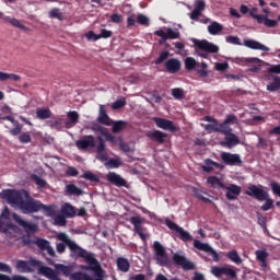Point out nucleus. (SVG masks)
Returning a JSON list of instances; mask_svg holds the SVG:
<instances>
[{
	"label": "nucleus",
	"instance_id": "f257e3e1",
	"mask_svg": "<svg viewBox=\"0 0 280 280\" xmlns=\"http://www.w3.org/2000/svg\"><path fill=\"white\" fill-rule=\"evenodd\" d=\"M59 242H66L67 247L70 250V256L74 259L81 258L84 259L88 266H92L93 264H97V258H95V254L89 253L86 249L82 248L75 241L71 240L69 235L65 232H60L56 236Z\"/></svg>",
	"mask_w": 280,
	"mask_h": 280
},
{
	"label": "nucleus",
	"instance_id": "f03ea898",
	"mask_svg": "<svg viewBox=\"0 0 280 280\" xmlns=\"http://www.w3.org/2000/svg\"><path fill=\"white\" fill-rule=\"evenodd\" d=\"M236 65H241L242 67L246 65H253L255 71H280V65L270 66V63H267L266 61L255 57L237 58Z\"/></svg>",
	"mask_w": 280,
	"mask_h": 280
},
{
	"label": "nucleus",
	"instance_id": "7ed1b4c3",
	"mask_svg": "<svg viewBox=\"0 0 280 280\" xmlns=\"http://www.w3.org/2000/svg\"><path fill=\"white\" fill-rule=\"evenodd\" d=\"M192 43L197 49L205 52H198V56L201 58H209V54H218L220 51V47L218 45L210 43L207 39H192Z\"/></svg>",
	"mask_w": 280,
	"mask_h": 280
},
{
	"label": "nucleus",
	"instance_id": "20e7f679",
	"mask_svg": "<svg viewBox=\"0 0 280 280\" xmlns=\"http://www.w3.org/2000/svg\"><path fill=\"white\" fill-rule=\"evenodd\" d=\"M23 194H25L26 200L23 199L20 203V211L24 214L38 213L40 211V200L30 197V194L25 190H23Z\"/></svg>",
	"mask_w": 280,
	"mask_h": 280
},
{
	"label": "nucleus",
	"instance_id": "39448f33",
	"mask_svg": "<svg viewBox=\"0 0 280 280\" xmlns=\"http://www.w3.org/2000/svg\"><path fill=\"white\" fill-rule=\"evenodd\" d=\"M211 273L213 277H217V279H222V277H225L223 280H235L237 279V271H235V267L230 266H214L211 268Z\"/></svg>",
	"mask_w": 280,
	"mask_h": 280
},
{
	"label": "nucleus",
	"instance_id": "423d86ee",
	"mask_svg": "<svg viewBox=\"0 0 280 280\" xmlns=\"http://www.w3.org/2000/svg\"><path fill=\"white\" fill-rule=\"evenodd\" d=\"M1 198L3 200H7L9 205H12V207H21V203L23 202V194L21 190L16 189H5L1 192Z\"/></svg>",
	"mask_w": 280,
	"mask_h": 280
},
{
	"label": "nucleus",
	"instance_id": "0eeeda50",
	"mask_svg": "<svg viewBox=\"0 0 280 280\" xmlns=\"http://www.w3.org/2000/svg\"><path fill=\"white\" fill-rule=\"evenodd\" d=\"M43 262L36 258H31L30 261L26 260H18L16 261V270L18 272H34V268H40Z\"/></svg>",
	"mask_w": 280,
	"mask_h": 280
},
{
	"label": "nucleus",
	"instance_id": "6e6552de",
	"mask_svg": "<svg viewBox=\"0 0 280 280\" xmlns=\"http://www.w3.org/2000/svg\"><path fill=\"white\" fill-rule=\"evenodd\" d=\"M220 159L224 165H230L231 167H242L244 163L242 156L237 153L221 152Z\"/></svg>",
	"mask_w": 280,
	"mask_h": 280
},
{
	"label": "nucleus",
	"instance_id": "1a4fd4ad",
	"mask_svg": "<svg viewBox=\"0 0 280 280\" xmlns=\"http://www.w3.org/2000/svg\"><path fill=\"white\" fill-rule=\"evenodd\" d=\"M153 250L155 253V261L159 266H167V264H170L165 247H163L160 242L155 241L153 243Z\"/></svg>",
	"mask_w": 280,
	"mask_h": 280
},
{
	"label": "nucleus",
	"instance_id": "9d476101",
	"mask_svg": "<svg viewBox=\"0 0 280 280\" xmlns=\"http://www.w3.org/2000/svg\"><path fill=\"white\" fill-rule=\"evenodd\" d=\"M246 196H250V198H255L258 202H264L269 198L268 191L262 188L257 187L256 185H249L245 190Z\"/></svg>",
	"mask_w": 280,
	"mask_h": 280
},
{
	"label": "nucleus",
	"instance_id": "9b49d317",
	"mask_svg": "<svg viewBox=\"0 0 280 280\" xmlns=\"http://www.w3.org/2000/svg\"><path fill=\"white\" fill-rule=\"evenodd\" d=\"M165 224L168 229H171V231H175V233H178L179 238L183 242H191V240H194V236H191L189 232L185 231V229L180 228L178 224H176L172 220L166 219Z\"/></svg>",
	"mask_w": 280,
	"mask_h": 280
},
{
	"label": "nucleus",
	"instance_id": "f8f14e48",
	"mask_svg": "<svg viewBox=\"0 0 280 280\" xmlns=\"http://www.w3.org/2000/svg\"><path fill=\"white\" fill-rule=\"evenodd\" d=\"M96 145L95 136L93 135L83 136L75 141V147L78 150H93V148H96Z\"/></svg>",
	"mask_w": 280,
	"mask_h": 280
},
{
	"label": "nucleus",
	"instance_id": "ddd939ff",
	"mask_svg": "<svg viewBox=\"0 0 280 280\" xmlns=\"http://www.w3.org/2000/svg\"><path fill=\"white\" fill-rule=\"evenodd\" d=\"M154 35L161 38L159 40L160 45H164V43H167V40H175L176 38H180V33L174 32L172 28H167L166 32L163 30H158L154 32Z\"/></svg>",
	"mask_w": 280,
	"mask_h": 280
},
{
	"label": "nucleus",
	"instance_id": "4468645a",
	"mask_svg": "<svg viewBox=\"0 0 280 280\" xmlns=\"http://www.w3.org/2000/svg\"><path fill=\"white\" fill-rule=\"evenodd\" d=\"M194 248H197V250H202L203 253H208V255H211L213 261H220V255L218 252H215V249L211 248V245L202 243L199 240H195Z\"/></svg>",
	"mask_w": 280,
	"mask_h": 280
},
{
	"label": "nucleus",
	"instance_id": "2eb2a0df",
	"mask_svg": "<svg viewBox=\"0 0 280 280\" xmlns=\"http://www.w3.org/2000/svg\"><path fill=\"white\" fill-rule=\"evenodd\" d=\"M173 262L175 266H180L183 270H196V265L184 255L174 254Z\"/></svg>",
	"mask_w": 280,
	"mask_h": 280
},
{
	"label": "nucleus",
	"instance_id": "dca6fc26",
	"mask_svg": "<svg viewBox=\"0 0 280 280\" xmlns=\"http://www.w3.org/2000/svg\"><path fill=\"white\" fill-rule=\"evenodd\" d=\"M12 218L14 220V222H16V224H19V226H21L22 229H24L25 233H36V231H38V225L35 223H30L25 220H23L21 218V215L13 213Z\"/></svg>",
	"mask_w": 280,
	"mask_h": 280
},
{
	"label": "nucleus",
	"instance_id": "f3484780",
	"mask_svg": "<svg viewBox=\"0 0 280 280\" xmlns=\"http://www.w3.org/2000/svg\"><path fill=\"white\" fill-rule=\"evenodd\" d=\"M35 246L39 248V250L45 252L49 255V257H56V250L51 247V243L45 238L37 237L34 242Z\"/></svg>",
	"mask_w": 280,
	"mask_h": 280
},
{
	"label": "nucleus",
	"instance_id": "a211bd4d",
	"mask_svg": "<svg viewBox=\"0 0 280 280\" xmlns=\"http://www.w3.org/2000/svg\"><path fill=\"white\" fill-rule=\"evenodd\" d=\"M97 145H96V159L97 161H102V163L108 161V153L106 152V142L102 136L97 137Z\"/></svg>",
	"mask_w": 280,
	"mask_h": 280
},
{
	"label": "nucleus",
	"instance_id": "6ab92c4d",
	"mask_svg": "<svg viewBox=\"0 0 280 280\" xmlns=\"http://www.w3.org/2000/svg\"><path fill=\"white\" fill-rule=\"evenodd\" d=\"M152 121H154L158 128L162 130H170L171 132H176V126H174V121L167 120L165 118L153 117Z\"/></svg>",
	"mask_w": 280,
	"mask_h": 280
},
{
	"label": "nucleus",
	"instance_id": "aec40b11",
	"mask_svg": "<svg viewBox=\"0 0 280 280\" xmlns=\"http://www.w3.org/2000/svg\"><path fill=\"white\" fill-rule=\"evenodd\" d=\"M205 8H207L205 0H196L195 9L189 13L191 21H198V19H200L202 15V12H205Z\"/></svg>",
	"mask_w": 280,
	"mask_h": 280
},
{
	"label": "nucleus",
	"instance_id": "412c9836",
	"mask_svg": "<svg viewBox=\"0 0 280 280\" xmlns=\"http://www.w3.org/2000/svg\"><path fill=\"white\" fill-rule=\"evenodd\" d=\"M145 137H148L150 141H154L155 143L163 144L165 143V139H167V133L160 130H153V131H148L145 133Z\"/></svg>",
	"mask_w": 280,
	"mask_h": 280
},
{
	"label": "nucleus",
	"instance_id": "4be33fe9",
	"mask_svg": "<svg viewBox=\"0 0 280 280\" xmlns=\"http://www.w3.org/2000/svg\"><path fill=\"white\" fill-rule=\"evenodd\" d=\"M268 255L266 249H257L255 252L256 259L259 261V266L264 272L268 270Z\"/></svg>",
	"mask_w": 280,
	"mask_h": 280
},
{
	"label": "nucleus",
	"instance_id": "5701e85b",
	"mask_svg": "<svg viewBox=\"0 0 280 280\" xmlns=\"http://www.w3.org/2000/svg\"><path fill=\"white\" fill-rule=\"evenodd\" d=\"M106 178L107 182L110 183V185H115V187H126L127 185V182L124 179V177L115 172H109Z\"/></svg>",
	"mask_w": 280,
	"mask_h": 280
},
{
	"label": "nucleus",
	"instance_id": "b1692460",
	"mask_svg": "<svg viewBox=\"0 0 280 280\" xmlns=\"http://www.w3.org/2000/svg\"><path fill=\"white\" fill-rule=\"evenodd\" d=\"M224 189H226L225 198H228V200H237V196L242 194V187L235 184L225 186Z\"/></svg>",
	"mask_w": 280,
	"mask_h": 280
},
{
	"label": "nucleus",
	"instance_id": "393cba45",
	"mask_svg": "<svg viewBox=\"0 0 280 280\" xmlns=\"http://www.w3.org/2000/svg\"><path fill=\"white\" fill-rule=\"evenodd\" d=\"M55 269L60 275H63V277H69V279H71V276L73 275V270H75V265L56 264Z\"/></svg>",
	"mask_w": 280,
	"mask_h": 280
},
{
	"label": "nucleus",
	"instance_id": "a878e982",
	"mask_svg": "<svg viewBox=\"0 0 280 280\" xmlns=\"http://www.w3.org/2000/svg\"><path fill=\"white\" fill-rule=\"evenodd\" d=\"M245 47H248L249 49H256L258 51H270V48L268 46L255 40V39H246L244 40Z\"/></svg>",
	"mask_w": 280,
	"mask_h": 280
},
{
	"label": "nucleus",
	"instance_id": "bb28decb",
	"mask_svg": "<svg viewBox=\"0 0 280 280\" xmlns=\"http://www.w3.org/2000/svg\"><path fill=\"white\" fill-rule=\"evenodd\" d=\"M222 145H225V148H229L231 150V148H235V145H240V137H237V135L231 131L225 136V141L222 143Z\"/></svg>",
	"mask_w": 280,
	"mask_h": 280
},
{
	"label": "nucleus",
	"instance_id": "cd10ccee",
	"mask_svg": "<svg viewBox=\"0 0 280 280\" xmlns=\"http://www.w3.org/2000/svg\"><path fill=\"white\" fill-rule=\"evenodd\" d=\"M144 220L145 219L141 217H131L129 219V222L133 225V229L138 235L145 231V229L142 225Z\"/></svg>",
	"mask_w": 280,
	"mask_h": 280
},
{
	"label": "nucleus",
	"instance_id": "c85d7f7f",
	"mask_svg": "<svg viewBox=\"0 0 280 280\" xmlns=\"http://www.w3.org/2000/svg\"><path fill=\"white\" fill-rule=\"evenodd\" d=\"M97 121L98 124H103V126H110V117H108L106 107L104 105H100V115Z\"/></svg>",
	"mask_w": 280,
	"mask_h": 280
},
{
	"label": "nucleus",
	"instance_id": "c756f323",
	"mask_svg": "<svg viewBox=\"0 0 280 280\" xmlns=\"http://www.w3.org/2000/svg\"><path fill=\"white\" fill-rule=\"evenodd\" d=\"M39 272H42V275H45V277H47L50 280H62V279H60V277H58V275L60 272L55 271L54 269H51L49 267H40Z\"/></svg>",
	"mask_w": 280,
	"mask_h": 280
},
{
	"label": "nucleus",
	"instance_id": "7c9ffc66",
	"mask_svg": "<svg viewBox=\"0 0 280 280\" xmlns=\"http://www.w3.org/2000/svg\"><path fill=\"white\" fill-rule=\"evenodd\" d=\"M207 183L212 189H224L226 187V185H224V183L217 176H209Z\"/></svg>",
	"mask_w": 280,
	"mask_h": 280
},
{
	"label": "nucleus",
	"instance_id": "2f4dec72",
	"mask_svg": "<svg viewBox=\"0 0 280 280\" xmlns=\"http://www.w3.org/2000/svg\"><path fill=\"white\" fill-rule=\"evenodd\" d=\"M67 116L69 120L66 121V128H73V126H75L80 119V114H78L75 110H72L68 112Z\"/></svg>",
	"mask_w": 280,
	"mask_h": 280
},
{
	"label": "nucleus",
	"instance_id": "473e14b6",
	"mask_svg": "<svg viewBox=\"0 0 280 280\" xmlns=\"http://www.w3.org/2000/svg\"><path fill=\"white\" fill-rule=\"evenodd\" d=\"M65 191L67 196H82L84 194V190L77 187L75 184H68Z\"/></svg>",
	"mask_w": 280,
	"mask_h": 280
},
{
	"label": "nucleus",
	"instance_id": "72a5a7b5",
	"mask_svg": "<svg viewBox=\"0 0 280 280\" xmlns=\"http://www.w3.org/2000/svg\"><path fill=\"white\" fill-rule=\"evenodd\" d=\"M116 266L120 272H128L130 270V261L124 257H118L116 259Z\"/></svg>",
	"mask_w": 280,
	"mask_h": 280
},
{
	"label": "nucleus",
	"instance_id": "f704fd0d",
	"mask_svg": "<svg viewBox=\"0 0 280 280\" xmlns=\"http://www.w3.org/2000/svg\"><path fill=\"white\" fill-rule=\"evenodd\" d=\"M166 71H180V61L178 59H168L165 62Z\"/></svg>",
	"mask_w": 280,
	"mask_h": 280
},
{
	"label": "nucleus",
	"instance_id": "c9c22d12",
	"mask_svg": "<svg viewBox=\"0 0 280 280\" xmlns=\"http://www.w3.org/2000/svg\"><path fill=\"white\" fill-rule=\"evenodd\" d=\"M222 30H224V26L217 21L208 25V32L209 34H211V36H218V34L222 32Z\"/></svg>",
	"mask_w": 280,
	"mask_h": 280
},
{
	"label": "nucleus",
	"instance_id": "e433bc0d",
	"mask_svg": "<svg viewBox=\"0 0 280 280\" xmlns=\"http://www.w3.org/2000/svg\"><path fill=\"white\" fill-rule=\"evenodd\" d=\"M217 132H220L221 135H224V137H226L228 135H231V132H233V128H231V126L228 125L225 121L221 124L217 122Z\"/></svg>",
	"mask_w": 280,
	"mask_h": 280
},
{
	"label": "nucleus",
	"instance_id": "4c0bfd02",
	"mask_svg": "<svg viewBox=\"0 0 280 280\" xmlns=\"http://www.w3.org/2000/svg\"><path fill=\"white\" fill-rule=\"evenodd\" d=\"M8 80L11 82H19L21 77L19 74L0 72V82H8Z\"/></svg>",
	"mask_w": 280,
	"mask_h": 280
},
{
	"label": "nucleus",
	"instance_id": "58836bf2",
	"mask_svg": "<svg viewBox=\"0 0 280 280\" xmlns=\"http://www.w3.org/2000/svg\"><path fill=\"white\" fill-rule=\"evenodd\" d=\"M61 213H63L66 218H75V208L70 203H65L61 208Z\"/></svg>",
	"mask_w": 280,
	"mask_h": 280
},
{
	"label": "nucleus",
	"instance_id": "ea45409f",
	"mask_svg": "<svg viewBox=\"0 0 280 280\" xmlns=\"http://www.w3.org/2000/svg\"><path fill=\"white\" fill-rule=\"evenodd\" d=\"M128 126V121L126 120H117L113 122L112 131L114 135H117L118 132H121V130H125V128Z\"/></svg>",
	"mask_w": 280,
	"mask_h": 280
},
{
	"label": "nucleus",
	"instance_id": "a19ab883",
	"mask_svg": "<svg viewBox=\"0 0 280 280\" xmlns=\"http://www.w3.org/2000/svg\"><path fill=\"white\" fill-rule=\"evenodd\" d=\"M36 117L37 119H51V109L49 108H38L36 110Z\"/></svg>",
	"mask_w": 280,
	"mask_h": 280
},
{
	"label": "nucleus",
	"instance_id": "79ce46f5",
	"mask_svg": "<svg viewBox=\"0 0 280 280\" xmlns=\"http://www.w3.org/2000/svg\"><path fill=\"white\" fill-rule=\"evenodd\" d=\"M225 257H228V259H230V261H233V264H236L237 266H240V264H242V257H240V254H237V250H235V249L228 252Z\"/></svg>",
	"mask_w": 280,
	"mask_h": 280
},
{
	"label": "nucleus",
	"instance_id": "37998d69",
	"mask_svg": "<svg viewBox=\"0 0 280 280\" xmlns=\"http://www.w3.org/2000/svg\"><path fill=\"white\" fill-rule=\"evenodd\" d=\"M121 158H116V159H109L108 162L105 163V166L108 170H117L118 167H121Z\"/></svg>",
	"mask_w": 280,
	"mask_h": 280
},
{
	"label": "nucleus",
	"instance_id": "c03bdc74",
	"mask_svg": "<svg viewBox=\"0 0 280 280\" xmlns=\"http://www.w3.org/2000/svg\"><path fill=\"white\" fill-rule=\"evenodd\" d=\"M31 179L37 185L38 189H45L47 187V180L36 174L31 175Z\"/></svg>",
	"mask_w": 280,
	"mask_h": 280
},
{
	"label": "nucleus",
	"instance_id": "a18cd8bd",
	"mask_svg": "<svg viewBox=\"0 0 280 280\" xmlns=\"http://www.w3.org/2000/svg\"><path fill=\"white\" fill-rule=\"evenodd\" d=\"M70 280H93V278L88 273H82L80 271L72 272L69 278Z\"/></svg>",
	"mask_w": 280,
	"mask_h": 280
},
{
	"label": "nucleus",
	"instance_id": "49530a36",
	"mask_svg": "<svg viewBox=\"0 0 280 280\" xmlns=\"http://www.w3.org/2000/svg\"><path fill=\"white\" fill-rule=\"evenodd\" d=\"M81 178H84V180H90V183H100V176L93 174L91 171L84 172Z\"/></svg>",
	"mask_w": 280,
	"mask_h": 280
},
{
	"label": "nucleus",
	"instance_id": "de8ad7c7",
	"mask_svg": "<svg viewBox=\"0 0 280 280\" xmlns=\"http://www.w3.org/2000/svg\"><path fill=\"white\" fill-rule=\"evenodd\" d=\"M39 211H44L45 215H47L48 218H51V215L56 214V210H54V207L46 206L43 202H40Z\"/></svg>",
	"mask_w": 280,
	"mask_h": 280
},
{
	"label": "nucleus",
	"instance_id": "09e8293b",
	"mask_svg": "<svg viewBox=\"0 0 280 280\" xmlns=\"http://www.w3.org/2000/svg\"><path fill=\"white\" fill-rule=\"evenodd\" d=\"M3 21H5V23H10L11 25H13V27H18L19 30H23L25 27V25H23L21 21L14 18H3Z\"/></svg>",
	"mask_w": 280,
	"mask_h": 280
},
{
	"label": "nucleus",
	"instance_id": "8fccbe9b",
	"mask_svg": "<svg viewBox=\"0 0 280 280\" xmlns=\"http://www.w3.org/2000/svg\"><path fill=\"white\" fill-rule=\"evenodd\" d=\"M280 89V78H273V81L267 85V91L275 92Z\"/></svg>",
	"mask_w": 280,
	"mask_h": 280
},
{
	"label": "nucleus",
	"instance_id": "3c124183",
	"mask_svg": "<svg viewBox=\"0 0 280 280\" xmlns=\"http://www.w3.org/2000/svg\"><path fill=\"white\" fill-rule=\"evenodd\" d=\"M50 19H58V21H62L65 19V15L62 12H60V9L54 8L49 11Z\"/></svg>",
	"mask_w": 280,
	"mask_h": 280
},
{
	"label": "nucleus",
	"instance_id": "603ef678",
	"mask_svg": "<svg viewBox=\"0 0 280 280\" xmlns=\"http://www.w3.org/2000/svg\"><path fill=\"white\" fill-rule=\"evenodd\" d=\"M185 67L188 71H191V69H196V67H198V62L194 57H188L185 59Z\"/></svg>",
	"mask_w": 280,
	"mask_h": 280
},
{
	"label": "nucleus",
	"instance_id": "864d4df0",
	"mask_svg": "<svg viewBox=\"0 0 280 280\" xmlns=\"http://www.w3.org/2000/svg\"><path fill=\"white\" fill-rule=\"evenodd\" d=\"M256 12H258L257 8H252L249 11V16H252V19H255V21H257V23L261 24L264 23V15L261 14H256Z\"/></svg>",
	"mask_w": 280,
	"mask_h": 280
},
{
	"label": "nucleus",
	"instance_id": "5fc2aeb1",
	"mask_svg": "<svg viewBox=\"0 0 280 280\" xmlns=\"http://www.w3.org/2000/svg\"><path fill=\"white\" fill-rule=\"evenodd\" d=\"M262 23L265 27H277L279 22L277 20L269 19L268 15H262Z\"/></svg>",
	"mask_w": 280,
	"mask_h": 280
},
{
	"label": "nucleus",
	"instance_id": "6e6d98bb",
	"mask_svg": "<svg viewBox=\"0 0 280 280\" xmlns=\"http://www.w3.org/2000/svg\"><path fill=\"white\" fill-rule=\"evenodd\" d=\"M172 95L176 100H183V97H185V91L180 88H175L172 90Z\"/></svg>",
	"mask_w": 280,
	"mask_h": 280
},
{
	"label": "nucleus",
	"instance_id": "4d7b16f0",
	"mask_svg": "<svg viewBox=\"0 0 280 280\" xmlns=\"http://www.w3.org/2000/svg\"><path fill=\"white\" fill-rule=\"evenodd\" d=\"M56 252L59 255H62V254L67 253V242L61 241L59 243H56Z\"/></svg>",
	"mask_w": 280,
	"mask_h": 280
},
{
	"label": "nucleus",
	"instance_id": "13d9d810",
	"mask_svg": "<svg viewBox=\"0 0 280 280\" xmlns=\"http://www.w3.org/2000/svg\"><path fill=\"white\" fill-rule=\"evenodd\" d=\"M265 201H266L265 205L261 206V211H270V209H273L275 200L267 197V199H265Z\"/></svg>",
	"mask_w": 280,
	"mask_h": 280
},
{
	"label": "nucleus",
	"instance_id": "bf43d9fd",
	"mask_svg": "<svg viewBox=\"0 0 280 280\" xmlns=\"http://www.w3.org/2000/svg\"><path fill=\"white\" fill-rule=\"evenodd\" d=\"M46 126H49V128H60V118H51L49 120H46Z\"/></svg>",
	"mask_w": 280,
	"mask_h": 280
},
{
	"label": "nucleus",
	"instance_id": "052dcab7",
	"mask_svg": "<svg viewBox=\"0 0 280 280\" xmlns=\"http://www.w3.org/2000/svg\"><path fill=\"white\" fill-rule=\"evenodd\" d=\"M20 143H32V136L30 132H23L19 136Z\"/></svg>",
	"mask_w": 280,
	"mask_h": 280
},
{
	"label": "nucleus",
	"instance_id": "680f3d73",
	"mask_svg": "<svg viewBox=\"0 0 280 280\" xmlns=\"http://www.w3.org/2000/svg\"><path fill=\"white\" fill-rule=\"evenodd\" d=\"M126 106V98L117 100L112 104L113 110H119V108H124Z\"/></svg>",
	"mask_w": 280,
	"mask_h": 280
},
{
	"label": "nucleus",
	"instance_id": "e2e57ef3",
	"mask_svg": "<svg viewBox=\"0 0 280 280\" xmlns=\"http://www.w3.org/2000/svg\"><path fill=\"white\" fill-rule=\"evenodd\" d=\"M104 135L103 137H105L106 141H108L109 143H117V137L113 136L108 129H103Z\"/></svg>",
	"mask_w": 280,
	"mask_h": 280
},
{
	"label": "nucleus",
	"instance_id": "0e129e2a",
	"mask_svg": "<svg viewBox=\"0 0 280 280\" xmlns=\"http://www.w3.org/2000/svg\"><path fill=\"white\" fill-rule=\"evenodd\" d=\"M137 22L139 23V25H150V19L144 14H138Z\"/></svg>",
	"mask_w": 280,
	"mask_h": 280
},
{
	"label": "nucleus",
	"instance_id": "69168bd1",
	"mask_svg": "<svg viewBox=\"0 0 280 280\" xmlns=\"http://www.w3.org/2000/svg\"><path fill=\"white\" fill-rule=\"evenodd\" d=\"M55 224L58 226H67V219L63 215L58 214L55 217Z\"/></svg>",
	"mask_w": 280,
	"mask_h": 280
},
{
	"label": "nucleus",
	"instance_id": "338daca9",
	"mask_svg": "<svg viewBox=\"0 0 280 280\" xmlns=\"http://www.w3.org/2000/svg\"><path fill=\"white\" fill-rule=\"evenodd\" d=\"M214 67H215L217 71H226V70H229V62H226V61L217 62Z\"/></svg>",
	"mask_w": 280,
	"mask_h": 280
},
{
	"label": "nucleus",
	"instance_id": "774afa93",
	"mask_svg": "<svg viewBox=\"0 0 280 280\" xmlns=\"http://www.w3.org/2000/svg\"><path fill=\"white\" fill-rule=\"evenodd\" d=\"M271 190L275 194V196H279V198H280V185H279V183H276V182L271 183Z\"/></svg>",
	"mask_w": 280,
	"mask_h": 280
}]
</instances>
